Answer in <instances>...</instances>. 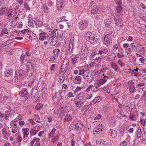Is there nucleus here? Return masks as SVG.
Wrapping results in <instances>:
<instances>
[{
    "label": "nucleus",
    "instance_id": "obj_37",
    "mask_svg": "<svg viewBox=\"0 0 146 146\" xmlns=\"http://www.w3.org/2000/svg\"><path fill=\"white\" fill-rule=\"evenodd\" d=\"M104 23L106 27H108L111 24V20L110 19H106L104 21Z\"/></svg>",
    "mask_w": 146,
    "mask_h": 146
},
{
    "label": "nucleus",
    "instance_id": "obj_7",
    "mask_svg": "<svg viewBox=\"0 0 146 146\" xmlns=\"http://www.w3.org/2000/svg\"><path fill=\"white\" fill-rule=\"evenodd\" d=\"M108 79L107 76H104L102 78L97 80L95 81L96 86H100L102 85L105 83Z\"/></svg>",
    "mask_w": 146,
    "mask_h": 146
},
{
    "label": "nucleus",
    "instance_id": "obj_33",
    "mask_svg": "<svg viewBox=\"0 0 146 146\" xmlns=\"http://www.w3.org/2000/svg\"><path fill=\"white\" fill-rule=\"evenodd\" d=\"M101 99L100 96H98L95 97L93 100L92 102H94V104L98 103L100 101Z\"/></svg>",
    "mask_w": 146,
    "mask_h": 146
},
{
    "label": "nucleus",
    "instance_id": "obj_16",
    "mask_svg": "<svg viewBox=\"0 0 146 146\" xmlns=\"http://www.w3.org/2000/svg\"><path fill=\"white\" fill-rule=\"evenodd\" d=\"M82 124L81 123V122L79 121H78L75 124V128L76 129V131H78L79 129L82 128Z\"/></svg>",
    "mask_w": 146,
    "mask_h": 146
},
{
    "label": "nucleus",
    "instance_id": "obj_36",
    "mask_svg": "<svg viewBox=\"0 0 146 146\" xmlns=\"http://www.w3.org/2000/svg\"><path fill=\"white\" fill-rule=\"evenodd\" d=\"M43 105L40 103H38L35 107V109L37 110H40L42 107Z\"/></svg>",
    "mask_w": 146,
    "mask_h": 146
},
{
    "label": "nucleus",
    "instance_id": "obj_13",
    "mask_svg": "<svg viewBox=\"0 0 146 146\" xmlns=\"http://www.w3.org/2000/svg\"><path fill=\"white\" fill-rule=\"evenodd\" d=\"M29 129L28 128H23L22 131L24 135L23 138L27 137L29 134Z\"/></svg>",
    "mask_w": 146,
    "mask_h": 146
},
{
    "label": "nucleus",
    "instance_id": "obj_5",
    "mask_svg": "<svg viewBox=\"0 0 146 146\" xmlns=\"http://www.w3.org/2000/svg\"><path fill=\"white\" fill-rule=\"evenodd\" d=\"M83 78L86 81L90 83L94 80V76L91 72L89 71H87Z\"/></svg>",
    "mask_w": 146,
    "mask_h": 146
},
{
    "label": "nucleus",
    "instance_id": "obj_21",
    "mask_svg": "<svg viewBox=\"0 0 146 146\" xmlns=\"http://www.w3.org/2000/svg\"><path fill=\"white\" fill-rule=\"evenodd\" d=\"M72 119V117L71 115L70 114L67 115L64 119V122H69L71 121Z\"/></svg>",
    "mask_w": 146,
    "mask_h": 146
},
{
    "label": "nucleus",
    "instance_id": "obj_23",
    "mask_svg": "<svg viewBox=\"0 0 146 146\" xmlns=\"http://www.w3.org/2000/svg\"><path fill=\"white\" fill-rule=\"evenodd\" d=\"M46 33L45 32L41 33L39 34V35L40 36L39 39L41 40H43L46 38Z\"/></svg>",
    "mask_w": 146,
    "mask_h": 146
},
{
    "label": "nucleus",
    "instance_id": "obj_17",
    "mask_svg": "<svg viewBox=\"0 0 146 146\" xmlns=\"http://www.w3.org/2000/svg\"><path fill=\"white\" fill-rule=\"evenodd\" d=\"M101 9H100L99 7H97L96 8H95L91 10V13L92 14H99L101 13Z\"/></svg>",
    "mask_w": 146,
    "mask_h": 146
},
{
    "label": "nucleus",
    "instance_id": "obj_54",
    "mask_svg": "<svg viewBox=\"0 0 146 146\" xmlns=\"http://www.w3.org/2000/svg\"><path fill=\"white\" fill-rule=\"evenodd\" d=\"M146 50V47H142L140 48L139 52H140L141 53H144L145 50Z\"/></svg>",
    "mask_w": 146,
    "mask_h": 146
},
{
    "label": "nucleus",
    "instance_id": "obj_51",
    "mask_svg": "<svg viewBox=\"0 0 146 146\" xmlns=\"http://www.w3.org/2000/svg\"><path fill=\"white\" fill-rule=\"evenodd\" d=\"M67 68H65L64 69L61 67V68L60 70V73H65L67 71Z\"/></svg>",
    "mask_w": 146,
    "mask_h": 146
},
{
    "label": "nucleus",
    "instance_id": "obj_20",
    "mask_svg": "<svg viewBox=\"0 0 146 146\" xmlns=\"http://www.w3.org/2000/svg\"><path fill=\"white\" fill-rule=\"evenodd\" d=\"M27 71L33 70L34 67L33 66L32 64L29 62H27Z\"/></svg>",
    "mask_w": 146,
    "mask_h": 146
},
{
    "label": "nucleus",
    "instance_id": "obj_48",
    "mask_svg": "<svg viewBox=\"0 0 146 146\" xmlns=\"http://www.w3.org/2000/svg\"><path fill=\"white\" fill-rule=\"evenodd\" d=\"M119 131L120 133L122 134L124 133V127L123 126H121L119 128Z\"/></svg>",
    "mask_w": 146,
    "mask_h": 146
},
{
    "label": "nucleus",
    "instance_id": "obj_53",
    "mask_svg": "<svg viewBox=\"0 0 146 146\" xmlns=\"http://www.w3.org/2000/svg\"><path fill=\"white\" fill-rule=\"evenodd\" d=\"M107 32L110 33H114L113 32V28L112 27H108V30Z\"/></svg>",
    "mask_w": 146,
    "mask_h": 146
},
{
    "label": "nucleus",
    "instance_id": "obj_56",
    "mask_svg": "<svg viewBox=\"0 0 146 146\" xmlns=\"http://www.w3.org/2000/svg\"><path fill=\"white\" fill-rule=\"evenodd\" d=\"M93 86L92 84L90 85L86 89L85 91H89L91 90H92Z\"/></svg>",
    "mask_w": 146,
    "mask_h": 146
},
{
    "label": "nucleus",
    "instance_id": "obj_1",
    "mask_svg": "<svg viewBox=\"0 0 146 146\" xmlns=\"http://www.w3.org/2000/svg\"><path fill=\"white\" fill-rule=\"evenodd\" d=\"M87 40L92 44H96L99 43L100 40V36L97 33L88 31L85 35Z\"/></svg>",
    "mask_w": 146,
    "mask_h": 146
},
{
    "label": "nucleus",
    "instance_id": "obj_59",
    "mask_svg": "<svg viewBox=\"0 0 146 146\" xmlns=\"http://www.w3.org/2000/svg\"><path fill=\"white\" fill-rule=\"evenodd\" d=\"M67 96L69 98L74 96V95L72 92H69Z\"/></svg>",
    "mask_w": 146,
    "mask_h": 146
},
{
    "label": "nucleus",
    "instance_id": "obj_64",
    "mask_svg": "<svg viewBox=\"0 0 146 146\" xmlns=\"http://www.w3.org/2000/svg\"><path fill=\"white\" fill-rule=\"evenodd\" d=\"M22 138L21 135H19L18 138L17 139V141L18 142H21L22 141Z\"/></svg>",
    "mask_w": 146,
    "mask_h": 146
},
{
    "label": "nucleus",
    "instance_id": "obj_2",
    "mask_svg": "<svg viewBox=\"0 0 146 146\" xmlns=\"http://www.w3.org/2000/svg\"><path fill=\"white\" fill-rule=\"evenodd\" d=\"M88 22L85 20L80 21L78 23L79 29L81 31L85 29L88 25Z\"/></svg>",
    "mask_w": 146,
    "mask_h": 146
},
{
    "label": "nucleus",
    "instance_id": "obj_55",
    "mask_svg": "<svg viewBox=\"0 0 146 146\" xmlns=\"http://www.w3.org/2000/svg\"><path fill=\"white\" fill-rule=\"evenodd\" d=\"M65 60V65L66 67L67 68H68V66L69 65V61L67 59H64V60Z\"/></svg>",
    "mask_w": 146,
    "mask_h": 146
},
{
    "label": "nucleus",
    "instance_id": "obj_40",
    "mask_svg": "<svg viewBox=\"0 0 146 146\" xmlns=\"http://www.w3.org/2000/svg\"><path fill=\"white\" fill-rule=\"evenodd\" d=\"M38 131L35 130L34 129H31L30 131V135L31 136H32L36 134Z\"/></svg>",
    "mask_w": 146,
    "mask_h": 146
},
{
    "label": "nucleus",
    "instance_id": "obj_60",
    "mask_svg": "<svg viewBox=\"0 0 146 146\" xmlns=\"http://www.w3.org/2000/svg\"><path fill=\"white\" fill-rule=\"evenodd\" d=\"M50 45L52 46H55L56 43V41H52V42L50 41Z\"/></svg>",
    "mask_w": 146,
    "mask_h": 146
},
{
    "label": "nucleus",
    "instance_id": "obj_24",
    "mask_svg": "<svg viewBox=\"0 0 146 146\" xmlns=\"http://www.w3.org/2000/svg\"><path fill=\"white\" fill-rule=\"evenodd\" d=\"M116 57V55L113 53L111 52L108 57V58L110 60H115Z\"/></svg>",
    "mask_w": 146,
    "mask_h": 146
},
{
    "label": "nucleus",
    "instance_id": "obj_61",
    "mask_svg": "<svg viewBox=\"0 0 146 146\" xmlns=\"http://www.w3.org/2000/svg\"><path fill=\"white\" fill-rule=\"evenodd\" d=\"M24 7L25 9L27 10H29L30 8L28 6L27 4V3H25L24 4Z\"/></svg>",
    "mask_w": 146,
    "mask_h": 146
},
{
    "label": "nucleus",
    "instance_id": "obj_3",
    "mask_svg": "<svg viewBox=\"0 0 146 146\" xmlns=\"http://www.w3.org/2000/svg\"><path fill=\"white\" fill-rule=\"evenodd\" d=\"M25 71L22 70H20L18 72H15L14 77L17 80H20L25 77Z\"/></svg>",
    "mask_w": 146,
    "mask_h": 146
},
{
    "label": "nucleus",
    "instance_id": "obj_14",
    "mask_svg": "<svg viewBox=\"0 0 146 146\" xmlns=\"http://www.w3.org/2000/svg\"><path fill=\"white\" fill-rule=\"evenodd\" d=\"M98 54H100L104 57H106L108 55V51L106 49H101L98 52Z\"/></svg>",
    "mask_w": 146,
    "mask_h": 146
},
{
    "label": "nucleus",
    "instance_id": "obj_18",
    "mask_svg": "<svg viewBox=\"0 0 146 146\" xmlns=\"http://www.w3.org/2000/svg\"><path fill=\"white\" fill-rule=\"evenodd\" d=\"M2 131L3 133V136L4 137V138L5 139L7 140L8 139L7 137V136H9V135L7 133L6 128L4 127L3 129L2 130Z\"/></svg>",
    "mask_w": 146,
    "mask_h": 146
},
{
    "label": "nucleus",
    "instance_id": "obj_19",
    "mask_svg": "<svg viewBox=\"0 0 146 146\" xmlns=\"http://www.w3.org/2000/svg\"><path fill=\"white\" fill-rule=\"evenodd\" d=\"M82 99H80L78 101H76L75 103V104L77 107L80 108V107L83 105L84 101L82 100H81Z\"/></svg>",
    "mask_w": 146,
    "mask_h": 146
},
{
    "label": "nucleus",
    "instance_id": "obj_29",
    "mask_svg": "<svg viewBox=\"0 0 146 146\" xmlns=\"http://www.w3.org/2000/svg\"><path fill=\"white\" fill-rule=\"evenodd\" d=\"M66 111L64 110L63 108L61 107V108L58 111V113L59 115L61 116H63L64 115V114Z\"/></svg>",
    "mask_w": 146,
    "mask_h": 146
},
{
    "label": "nucleus",
    "instance_id": "obj_34",
    "mask_svg": "<svg viewBox=\"0 0 146 146\" xmlns=\"http://www.w3.org/2000/svg\"><path fill=\"white\" fill-rule=\"evenodd\" d=\"M103 128L100 126L99 125L97 126L94 129V132H98L100 131H102Z\"/></svg>",
    "mask_w": 146,
    "mask_h": 146
},
{
    "label": "nucleus",
    "instance_id": "obj_38",
    "mask_svg": "<svg viewBox=\"0 0 146 146\" xmlns=\"http://www.w3.org/2000/svg\"><path fill=\"white\" fill-rule=\"evenodd\" d=\"M122 9L123 8L121 5H118L116 7L117 12L118 13H121V11Z\"/></svg>",
    "mask_w": 146,
    "mask_h": 146
},
{
    "label": "nucleus",
    "instance_id": "obj_26",
    "mask_svg": "<svg viewBox=\"0 0 146 146\" xmlns=\"http://www.w3.org/2000/svg\"><path fill=\"white\" fill-rule=\"evenodd\" d=\"M47 36L49 37V40H50V41H51L52 40H54V39L55 36V35H54V33L52 32H51V33H48L47 35Z\"/></svg>",
    "mask_w": 146,
    "mask_h": 146
},
{
    "label": "nucleus",
    "instance_id": "obj_4",
    "mask_svg": "<svg viewBox=\"0 0 146 146\" xmlns=\"http://www.w3.org/2000/svg\"><path fill=\"white\" fill-rule=\"evenodd\" d=\"M65 45L68 48V50L70 54H73L74 40L72 38L70 39V41H67L65 43Z\"/></svg>",
    "mask_w": 146,
    "mask_h": 146
},
{
    "label": "nucleus",
    "instance_id": "obj_52",
    "mask_svg": "<svg viewBox=\"0 0 146 146\" xmlns=\"http://www.w3.org/2000/svg\"><path fill=\"white\" fill-rule=\"evenodd\" d=\"M25 55L24 54H23L20 57L21 61L22 62H25Z\"/></svg>",
    "mask_w": 146,
    "mask_h": 146
},
{
    "label": "nucleus",
    "instance_id": "obj_9",
    "mask_svg": "<svg viewBox=\"0 0 146 146\" xmlns=\"http://www.w3.org/2000/svg\"><path fill=\"white\" fill-rule=\"evenodd\" d=\"M108 36H105L104 39L103 40V43L105 44L106 46H108L111 43L112 38L110 37H108Z\"/></svg>",
    "mask_w": 146,
    "mask_h": 146
},
{
    "label": "nucleus",
    "instance_id": "obj_25",
    "mask_svg": "<svg viewBox=\"0 0 146 146\" xmlns=\"http://www.w3.org/2000/svg\"><path fill=\"white\" fill-rule=\"evenodd\" d=\"M97 7V6L96 3H95L94 2L92 1L90 2L89 7L91 10L95 8H96Z\"/></svg>",
    "mask_w": 146,
    "mask_h": 146
},
{
    "label": "nucleus",
    "instance_id": "obj_22",
    "mask_svg": "<svg viewBox=\"0 0 146 146\" xmlns=\"http://www.w3.org/2000/svg\"><path fill=\"white\" fill-rule=\"evenodd\" d=\"M110 64L111 68L113 69L114 71H117L119 69L118 66L116 63L111 62L110 63Z\"/></svg>",
    "mask_w": 146,
    "mask_h": 146
},
{
    "label": "nucleus",
    "instance_id": "obj_39",
    "mask_svg": "<svg viewBox=\"0 0 146 146\" xmlns=\"http://www.w3.org/2000/svg\"><path fill=\"white\" fill-rule=\"evenodd\" d=\"M114 34V33H110V32H106L105 34V36H108V37H110L111 38H112L113 37Z\"/></svg>",
    "mask_w": 146,
    "mask_h": 146
},
{
    "label": "nucleus",
    "instance_id": "obj_44",
    "mask_svg": "<svg viewBox=\"0 0 146 146\" xmlns=\"http://www.w3.org/2000/svg\"><path fill=\"white\" fill-rule=\"evenodd\" d=\"M90 54H89V55L90 56V57H92V59H93V60H97L98 59H100L101 58L100 56L97 57L96 56V55H93V56H92V55H90Z\"/></svg>",
    "mask_w": 146,
    "mask_h": 146
},
{
    "label": "nucleus",
    "instance_id": "obj_57",
    "mask_svg": "<svg viewBox=\"0 0 146 146\" xmlns=\"http://www.w3.org/2000/svg\"><path fill=\"white\" fill-rule=\"evenodd\" d=\"M140 122L141 124L143 125V127H144L146 123V121L145 120L143 119H140Z\"/></svg>",
    "mask_w": 146,
    "mask_h": 146
},
{
    "label": "nucleus",
    "instance_id": "obj_46",
    "mask_svg": "<svg viewBox=\"0 0 146 146\" xmlns=\"http://www.w3.org/2000/svg\"><path fill=\"white\" fill-rule=\"evenodd\" d=\"M6 9V7L3 8L1 7L0 9V15L2 16L3 15L4 13V12L5 11V10Z\"/></svg>",
    "mask_w": 146,
    "mask_h": 146
},
{
    "label": "nucleus",
    "instance_id": "obj_63",
    "mask_svg": "<svg viewBox=\"0 0 146 146\" xmlns=\"http://www.w3.org/2000/svg\"><path fill=\"white\" fill-rule=\"evenodd\" d=\"M135 89V87L133 85H131L129 87V90L130 91H133Z\"/></svg>",
    "mask_w": 146,
    "mask_h": 146
},
{
    "label": "nucleus",
    "instance_id": "obj_45",
    "mask_svg": "<svg viewBox=\"0 0 146 146\" xmlns=\"http://www.w3.org/2000/svg\"><path fill=\"white\" fill-rule=\"evenodd\" d=\"M35 23L36 27H40L43 25L42 22L41 21H38Z\"/></svg>",
    "mask_w": 146,
    "mask_h": 146
},
{
    "label": "nucleus",
    "instance_id": "obj_42",
    "mask_svg": "<svg viewBox=\"0 0 146 146\" xmlns=\"http://www.w3.org/2000/svg\"><path fill=\"white\" fill-rule=\"evenodd\" d=\"M56 129L55 128H53L52 131L50 132V133H49V136L51 138L53 137L54 134L55 132L56 131Z\"/></svg>",
    "mask_w": 146,
    "mask_h": 146
},
{
    "label": "nucleus",
    "instance_id": "obj_35",
    "mask_svg": "<svg viewBox=\"0 0 146 146\" xmlns=\"http://www.w3.org/2000/svg\"><path fill=\"white\" fill-rule=\"evenodd\" d=\"M87 71V70H85L84 69L80 70L78 75H82L84 77V76L86 75Z\"/></svg>",
    "mask_w": 146,
    "mask_h": 146
},
{
    "label": "nucleus",
    "instance_id": "obj_11",
    "mask_svg": "<svg viewBox=\"0 0 146 146\" xmlns=\"http://www.w3.org/2000/svg\"><path fill=\"white\" fill-rule=\"evenodd\" d=\"M109 136L111 138H116L117 136V131L114 130H110L108 133Z\"/></svg>",
    "mask_w": 146,
    "mask_h": 146
},
{
    "label": "nucleus",
    "instance_id": "obj_30",
    "mask_svg": "<svg viewBox=\"0 0 146 146\" xmlns=\"http://www.w3.org/2000/svg\"><path fill=\"white\" fill-rule=\"evenodd\" d=\"M19 94L22 97L28 98L29 96L28 95V92H19Z\"/></svg>",
    "mask_w": 146,
    "mask_h": 146
},
{
    "label": "nucleus",
    "instance_id": "obj_47",
    "mask_svg": "<svg viewBox=\"0 0 146 146\" xmlns=\"http://www.w3.org/2000/svg\"><path fill=\"white\" fill-rule=\"evenodd\" d=\"M125 52L128 54L129 53H131L133 51V48L131 49V48H128L127 49H125Z\"/></svg>",
    "mask_w": 146,
    "mask_h": 146
},
{
    "label": "nucleus",
    "instance_id": "obj_27",
    "mask_svg": "<svg viewBox=\"0 0 146 146\" xmlns=\"http://www.w3.org/2000/svg\"><path fill=\"white\" fill-rule=\"evenodd\" d=\"M138 130L137 132V137L138 138H140L142 135V131L140 126L138 128Z\"/></svg>",
    "mask_w": 146,
    "mask_h": 146
},
{
    "label": "nucleus",
    "instance_id": "obj_12",
    "mask_svg": "<svg viewBox=\"0 0 146 146\" xmlns=\"http://www.w3.org/2000/svg\"><path fill=\"white\" fill-rule=\"evenodd\" d=\"M4 76L7 77H11L13 74V70L11 69H9L5 71L4 73Z\"/></svg>",
    "mask_w": 146,
    "mask_h": 146
},
{
    "label": "nucleus",
    "instance_id": "obj_49",
    "mask_svg": "<svg viewBox=\"0 0 146 146\" xmlns=\"http://www.w3.org/2000/svg\"><path fill=\"white\" fill-rule=\"evenodd\" d=\"M77 59L78 57L76 56H75L72 59V63L73 64H74L76 63Z\"/></svg>",
    "mask_w": 146,
    "mask_h": 146
},
{
    "label": "nucleus",
    "instance_id": "obj_41",
    "mask_svg": "<svg viewBox=\"0 0 146 146\" xmlns=\"http://www.w3.org/2000/svg\"><path fill=\"white\" fill-rule=\"evenodd\" d=\"M89 106H85L82 108L81 110V111L82 112H85L87 111V110H89Z\"/></svg>",
    "mask_w": 146,
    "mask_h": 146
},
{
    "label": "nucleus",
    "instance_id": "obj_6",
    "mask_svg": "<svg viewBox=\"0 0 146 146\" xmlns=\"http://www.w3.org/2000/svg\"><path fill=\"white\" fill-rule=\"evenodd\" d=\"M66 4L65 0H56V6L58 10L62 9Z\"/></svg>",
    "mask_w": 146,
    "mask_h": 146
},
{
    "label": "nucleus",
    "instance_id": "obj_58",
    "mask_svg": "<svg viewBox=\"0 0 146 146\" xmlns=\"http://www.w3.org/2000/svg\"><path fill=\"white\" fill-rule=\"evenodd\" d=\"M116 4L119 5H121L122 3V1L121 0H114Z\"/></svg>",
    "mask_w": 146,
    "mask_h": 146
},
{
    "label": "nucleus",
    "instance_id": "obj_15",
    "mask_svg": "<svg viewBox=\"0 0 146 146\" xmlns=\"http://www.w3.org/2000/svg\"><path fill=\"white\" fill-rule=\"evenodd\" d=\"M101 72L103 73V76H107V75H110V72L108 69L104 68L101 70Z\"/></svg>",
    "mask_w": 146,
    "mask_h": 146
},
{
    "label": "nucleus",
    "instance_id": "obj_62",
    "mask_svg": "<svg viewBox=\"0 0 146 146\" xmlns=\"http://www.w3.org/2000/svg\"><path fill=\"white\" fill-rule=\"evenodd\" d=\"M118 62L119 64V65L121 67H123L124 66L125 64L122 62L121 61H120V60H118Z\"/></svg>",
    "mask_w": 146,
    "mask_h": 146
},
{
    "label": "nucleus",
    "instance_id": "obj_8",
    "mask_svg": "<svg viewBox=\"0 0 146 146\" xmlns=\"http://www.w3.org/2000/svg\"><path fill=\"white\" fill-rule=\"evenodd\" d=\"M115 15L114 16V21L116 25L118 27H121L123 25V22L121 18L119 17V15L117 14H115Z\"/></svg>",
    "mask_w": 146,
    "mask_h": 146
},
{
    "label": "nucleus",
    "instance_id": "obj_32",
    "mask_svg": "<svg viewBox=\"0 0 146 146\" xmlns=\"http://www.w3.org/2000/svg\"><path fill=\"white\" fill-rule=\"evenodd\" d=\"M59 52L60 50L58 49H55L53 51V52L54 53V57H58V56Z\"/></svg>",
    "mask_w": 146,
    "mask_h": 146
},
{
    "label": "nucleus",
    "instance_id": "obj_31",
    "mask_svg": "<svg viewBox=\"0 0 146 146\" xmlns=\"http://www.w3.org/2000/svg\"><path fill=\"white\" fill-rule=\"evenodd\" d=\"M74 79L76 80H77L78 82L77 83L80 84L82 81V77L78 76H77L74 77Z\"/></svg>",
    "mask_w": 146,
    "mask_h": 146
},
{
    "label": "nucleus",
    "instance_id": "obj_50",
    "mask_svg": "<svg viewBox=\"0 0 146 146\" xmlns=\"http://www.w3.org/2000/svg\"><path fill=\"white\" fill-rule=\"evenodd\" d=\"M65 21H67L65 19V16H63L59 18L58 21L59 22H60Z\"/></svg>",
    "mask_w": 146,
    "mask_h": 146
},
{
    "label": "nucleus",
    "instance_id": "obj_10",
    "mask_svg": "<svg viewBox=\"0 0 146 146\" xmlns=\"http://www.w3.org/2000/svg\"><path fill=\"white\" fill-rule=\"evenodd\" d=\"M17 124L13 123V121H11L10 122V128L12 129L11 132L13 133H16L17 131Z\"/></svg>",
    "mask_w": 146,
    "mask_h": 146
},
{
    "label": "nucleus",
    "instance_id": "obj_43",
    "mask_svg": "<svg viewBox=\"0 0 146 146\" xmlns=\"http://www.w3.org/2000/svg\"><path fill=\"white\" fill-rule=\"evenodd\" d=\"M61 93L60 92H57L55 93L54 97L55 98L57 99L61 97Z\"/></svg>",
    "mask_w": 146,
    "mask_h": 146
},
{
    "label": "nucleus",
    "instance_id": "obj_28",
    "mask_svg": "<svg viewBox=\"0 0 146 146\" xmlns=\"http://www.w3.org/2000/svg\"><path fill=\"white\" fill-rule=\"evenodd\" d=\"M8 33V31L7 29L6 28H4L2 29L0 36L2 37L5 34H7Z\"/></svg>",
    "mask_w": 146,
    "mask_h": 146
}]
</instances>
